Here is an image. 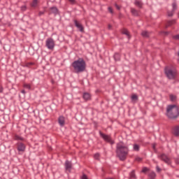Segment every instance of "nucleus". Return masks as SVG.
I'll return each instance as SVG.
<instances>
[{"mask_svg":"<svg viewBox=\"0 0 179 179\" xmlns=\"http://www.w3.org/2000/svg\"><path fill=\"white\" fill-rule=\"evenodd\" d=\"M128 153H129V148H128V146L125 145V144H124L122 142L117 143L116 155L117 157H119L120 160L122 162L126 160Z\"/></svg>","mask_w":179,"mask_h":179,"instance_id":"nucleus-1","label":"nucleus"},{"mask_svg":"<svg viewBox=\"0 0 179 179\" xmlns=\"http://www.w3.org/2000/svg\"><path fill=\"white\" fill-rule=\"evenodd\" d=\"M71 66L76 73H81V72H85L86 70V62L83 59L79 58L71 64Z\"/></svg>","mask_w":179,"mask_h":179,"instance_id":"nucleus-2","label":"nucleus"},{"mask_svg":"<svg viewBox=\"0 0 179 179\" xmlns=\"http://www.w3.org/2000/svg\"><path fill=\"white\" fill-rule=\"evenodd\" d=\"M179 115L178 107L176 105H169L166 108V116L171 120H175Z\"/></svg>","mask_w":179,"mask_h":179,"instance_id":"nucleus-3","label":"nucleus"},{"mask_svg":"<svg viewBox=\"0 0 179 179\" xmlns=\"http://www.w3.org/2000/svg\"><path fill=\"white\" fill-rule=\"evenodd\" d=\"M164 72L168 79L173 80L177 78V69L174 66H166L164 69Z\"/></svg>","mask_w":179,"mask_h":179,"instance_id":"nucleus-4","label":"nucleus"},{"mask_svg":"<svg viewBox=\"0 0 179 179\" xmlns=\"http://www.w3.org/2000/svg\"><path fill=\"white\" fill-rule=\"evenodd\" d=\"M46 47L48 50H54L55 47V41L52 38H49L46 40Z\"/></svg>","mask_w":179,"mask_h":179,"instance_id":"nucleus-5","label":"nucleus"},{"mask_svg":"<svg viewBox=\"0 0 179 179\" xmlns=\"http://www.w3.org/2000/svg\"><path fill=\"white\" fill-rule=\"evenodd\" d=\"M159 159L162 160V162H164L166 164H171V159L166 155V154H161L158 155Z\"/></svg>","mask_w":179,"mask_h":179,"instance_id":"nucleus-6","label":"nucleus"},{"mask_svg":"<svg viewBox=\"0 0 179 179\" xmlns=\"http://www.w3.org/2000/svg\"><path fill=\"white\" fill-rule=\"evenodd\" d=\"M100 135H101V138H103V139H104L106 141V142H108L109 143H110V145H113L114 141H113V140H111V137L110 136L104 134L101 132H100Z\"/></svg>","mask_w":179,"mask_h":179,"instance_id":"nucleus-7","label":"nucleus"},{"mask_svg":"<svg viewBox=\"0 0 179 179\" xmlns=\"http://www.w3.org/2000/svg\"><path fill=\"white\" fill-rule=\"evenodd\" d=\"M25 149H26V146L23 143H19L17 144V150L19 152H24Z\"/></svg>","mask_w":179,"mask_h":179,"instance_id":"nucleus-8","label":"nucleus"},{"mask_svg":"<svg viewBox=\"0 0 179 179\" xmlns=\"http://www.w3.org/2000/svg\"><path fill=\"white\" fill-rule=\"evenodd\" d=\"M74 23H75V26L79 29L80 31H83L84 28L83 26L82 25V24H80L79 22H78V20H74Z\"/></svg>","mask_w":179,"mask_h":179,"instance_id":"nucleus-9","label":"nucleus"},{"mask_svg":"<svg viewBox=\"0 0 179 179\" xmlns=\"http://www.w3.org/2000/svg\"><path fill=\"white\" fill-rule=\"evenodd\" d=\"M65 168H66V170H67V171H71V169H72V162L69 161H66Z\"/></svg>","mask_w":179,"mask_h":179,"instance_id":"nucleus-10","label":"nucleus"},{"mask_svg":"<svg viewBox=\"0 0 179 179\" xmlns=\"http://www.w3.org/2000/svg\"><path fill=\"white\" fill-rule=\"evenodd\" d=\"M173 134L175 136H179V126H175L173 127Z\"/></svg>","mask_w":179,"mask_h":179,"instance_id":"nucleus-11","label":"nucleus"},{"mask_svg":"<svg viewBox=\"0 0 179 179\" xmlns=\"http://www.w3.org/2000/svg\"><path fill=\"white\" fill-rule=\"evenodd\" d=\"M50 13H53L55 16H57L58 15V8L55 6L51 7L50 8Z\"/></svg>","mask_w":179,"mask_h":179,"instance_id":"nucleus-12","label":"nucleus"},{"mask_svg":"<svg viewBox=\"0 0 179 179\" xmlns=\"http://www.w3.org/2000/svg\"><path fill=\"white\" fill-rule=\"evenodd\" d=\"M141 36L143 37H144V38H149V37L150 36V32H149L148 31H143L141 32Z\"/></svg>","mask_w":179,"mask_h":179,"instance_id":"nucleus-13","label":"nucleus"},{"mask_svg":"<svg viewBox=\"0 0 179 179\" xmlns=\"http://www.w3.org/2000/svg\"><path fill=\"white\" fill-rule=\"evenodd\" d=\"M59 125H61V127H64V125L65 124V118L62 116H60L59 117Z\"/></svg>","mask_w":179,"mask_h":179,"instance_id":"nucleus-14","label":"nucleus"},{"mask_svg":"<svg viewBox=\"0 0 179 179\" xmlns=\"http://www.w3.org/2000/svg\"><path fill=\"white\" fill-rule=\"evenodd\" d=\"M83 97L84 100L87 101L88 100H90L91 96H90V94H89L87 92H85L83 95Z\"/></svg>","mask_w":179,"mask_h":179,"instance_id":"nucleus-15","label":"nucleus"},{"mask_svg":"<svg viewBox=\"0 0 179 179\" xmlns=\"http://www.w3.org/2000/svg\"><path fill=\"white\" fill-rule=\"evenodd\" d=\"M122 34H125L128 37V38H131V35H129V31H128V29H123L122 30Z\"/></svg>","mask_w":179,"mask_h":179,"instance_id":"nucleus-16","label":"nucleus"},{"mask_svg":"<svg viewBox=\"0 0 179 179\" xmlns=\"http://www.w3.org/2000/svg\"><path fill=\"white\" fill-rule=\"evenodd\" d=\"M138 95L134 94L132 96H131V101L133 103H136V101H138Z\"/></svg>","mask_w":179,"mask_h":179,"instance_id":"nucleus-17","label":"nucleus"},{"mask_svg":"<svg viewBox=\"0 0 179 179\" xmlns=\"http://www.w3.org/2000/svg\"><path fill=\"white\" fill-rule=\"evenodd\" d=\"M131 12L134 16H138L139 13H138V10H136L135 8H131Z\"/></svg>","mask_w":179,"mask_h":179,"instance_id":"nucleus-18","label":"nucleus"},{"mask_svg":"<svg viewBox=\"0 0 179 179\" xmlns=\"http://www.w3.org/2000/svg\"><path fill=\"white\" fill-rule=\"evenodd\" d=\"M130 179H136V175L135 174V170H133L130 173Z\"/></svg>","mask_w":179,"mask_h":179,"instance_id":"nucleus-19","label":"nucleus"},{"mask_svg":"<svg viewBox=\"0 0 179 179\" xmlns=\"http://www.w3.org/2000/svg\"><path fill=\"white\" fill-rule=\"evenodd\" d=\"M38 3V0H33L32 3H31V6L32 8H36Z\"/></svg>","mask_w":179,"mask_h":179,"instance_id":"nucleus-20","label":"nucleus"},{"mask_svg":"<svg viewBox=\"0 0 179 179\" xmlns=\"http://www.w3.org/2000/svg\"><path fill=\"white\" fill-rule=\"evenodd\" d=\"M135 5L138 6V8H142V2L138 0L135 1Z\"/></svg>","mask_w":179,"mask_h":179,"instance_id":"nucleus-21","label":"nucleus"},{"mask_svg":"<svg viewBox=\"0 0 179 179\" xmlns=\"http://www.w3.org/2000/svg\"><path fill=\"white\" fill-rule=\"evenodd\" d=\"M149 177H150V178H151V179H155V178H156V173H155V172H150V173H149Z\"/></svg>","mask_w":179,"mask_h":179,"instance_id":"nucleus-22","label":"nucleus"},{"mask_svg":"<svg viewBox=\"0 0 179 179\" xmlns=\"http://www.w3.org/2000/svg\"><path fill=\"white\" fill-rule=\"evenodd\" d=\"M169 97L171 101H176V100H177V96L176 95L171 94Z\"/></svg>","mask_w":179,"mask_h":179,"instance_id":"nucleus-23","label":"nucleus"},{"mask_svg":"<svg viewBox=\"0 0 179 179\" xmlns=\"http://www.w3.org/2000/svg\"><path fill=\"white\" fill-rule=\"evenodd\" d=\"M115 61H120V54L115 53L114 55Z\"/></svg>","mask_w":179,"mask_h":179,"instance_id":"nucleus-24","label":"nucleus"},{"mask_svg":"<svg viewBox=\"0 0 179 179\" xmlns=\"http://www.w3.org/2000/svg\"><path fill=\"white\" fill-rule=\"evenodd\" d=\"M134 150L136 152H139V145H138V144H135L134 145Z\"/></svg>","mask_w":179,"mask_h":179,"instance_id":"nucleus-25","label":"nucleus"},{"mask_svg":"<svg viewBox=\"0 0 179 179\" xmlns=\"http://www.w3.org/2000/svg\"><path fill=\"white\" fill-rule=\"evenodd\" d=\"M172 6H173V11L176 10L177 9V3L173 2L172 3Z\"/></svg>","mask_w":179,"mask_h":179,"instance_id":"nucleus-26","label":"nucleus"},{"mask_svg":"<svg viewBox=\"0 0 179 179\" xmlns=\"http://www.w3.org/2000/svg\"><path fill=\"white\" fill-rule=\"evenodd\" d=\"M175 22L176 21L174 20L169 21L166 27H169V26H171V24H174Z\"/></svg>","mask_w":179,"mask_h":179,"instance_id":"nucleus-27","label":"nucleus"},{"mask_svg":"<svg viewBox=\"0 0 179 179\" xmlns=\"http://www.w3.org/2000/svg\"><path fill=\"white\" fill-rule=\"evenodd\" d=\"M24 87H25V89H28L29 90L31 89V86H30V84H24Z\"/></svg>","mask_w":179,"mask_h":179,"instance_id":"nucleus-28","label":"nucleus"},{"mask_svg":"<svg viewBox=\"0 0 179 179\" xmlns=\"http://www.w3.org/2000/svg\"><path fill=\"white\" fill-rule=\"evenodd\" d=\"M94 157L96 160H99V157H100V154L96 153L94 155Z\"/></svg>","mask_w":179,"mask_h":179,"instance_id":"nucleus-29","label":"nucleus"},{"mask_svg":"<svg viewBox=\"0 0 179 179\" xmlns=\"http://www.w3.org/2000/svg\"><path fill=\"white\" fill-rule=\"evenodd\" d=\"M22 12H24V10H26V9H27V7L26 6H22L20 8Z\"/></svg>","mask_w":179,"mask_h":179,"instance_id":"nucleus-30","label":"nucleus"},{"mask_svg":"<svg viewBox=\"0 0 179 179\" xmlns=\"http://www.w3.org/2000/svg\"><path fill=\"white\" fill-rule=\"evenodd\" d=\"M108 12H110V13H111L113 15V13H114V10H113V8L111 7H108Z\"/></svg>","mask_w":179,"mask_h":179,"instance_id":"nucleus-31","label":"nucleus"},{"mask_svg":"<svg viewBox=\"0 0 179 179\" xmlns=\"http://www.w3.org/2000/svg\"><path fill=\"white\" fill-rule=\"evenodd\" d=\"M147 171H149V169L147 167H143L142 169V173H146Z\"/></svg>","mask_w":179,"mask_h":179,"instance_id":"nucleus-32","label":"nucleus"},{"mask_svg":"<svg viewBox=\"0 0 179 179\" xmlns=\"http://www.w3.org/2000/svg\"><path fill=\"white\" fill-rule=\"evenodd\" d=\"M156 169H157V173H160L162 171V169H160V167H159V166H156Z\"/></svg>","mask_w":179,"mask_h":179,"instance_id":"nucleus-33","label":"nucleus"},{"mask_svg":"<svg viewBox=\"0 0 179 179\" xmlns=\"http://www.w3.org/2000/svg\"><path fill=\"white\" fill-rule=\"evenodd\" d=\"M173 15V11H168V16L171 17Z\"/></svg>","mask_w":179,"mask_h":179,"instance_id":"nucleus-34","label":"nucleus"},{"mask_svg":"<svg viewBox=\"0 0 179 179\" xmlns=\"http://www.w3.org/2000/svg\"><path fill=\"white\" fill-rule=\"evenodd\" d=\"M173 38H174V40H179V34L173 36Z\"/></svg>","mask_w":179,"mask_h":179,"instance_id":"nucleus-35","label":"nucleus"},{"mask_svg":"<svg viewBox=\"0 0 179 179\" xmlns=\"http://www.w3.org/2000/svg\"><path fill=\"white\" fill-rule=\"evenodd\" d=\"M115 6L116 8V9H117V10H120L121 9V7H120V6H118V4L115 3Z\"/></svg>","mask_w":179,"mask_h":179,"instance_id":"nucleus-36","label":"nucleus"},{"mask_svg":"<svg viewBox=\"0 0 179 179\" xmlns=\"http://www.w3.org/2000/svg\"><path fill=\"white\" fill-rule=\"evenodd\" d=\"M44 13H45V11H40V12L38 13V16H43V15H44Z\"/></svg>","mask_w":179,"mask_h":179,"instance_id":"nucleus-37","label":"nucleus"},{"mask_svg":"<svg viewBox=\"0 0 179 179\" xmlns=\"http://www.w3.org/2000/svg\"><path fill=\"white\" fill-rule=\"evenodd\" d=\"M30 65H33V63H31V62L27 63V64H25V66L29 67V66H30Z\"/></svg>","mask_w":179,"mask_h":179,"instance_id":"nucleus-38","label":"nucleus"},{"mask_svg":"<svg viewBox=\"0 0 179 179\" xmlns=\"http://www.w3.org/2000/svg\"><path fill=\"white\" fill-rule=\"evenodd\" d=\"M136 162H142V158L137 157V158H136Z\"/></svg>","mask_w":179,"mask_h":179,"instance_id":"nucleus-39","label":"nucleus"},{"mask_svg":"<svg viewBox=\"0 0 179 179\" xmlns=\"http://www.w3.org/2000/svg\"><path fill=\"white\" fill-rule=\"evenodd\" d=\"M15 138L16 139H20V141H23V138H22L21 137H19V136H16Z\"/></svg>","mask_w":179,"mask_h":179,"instance_id":"nucleus-40","label":"nucleus"},{"mask_svg":"<svg viewBox=\"0 0 179 179\" xmlns=\"http://www.w3.org/2000/svg\"><path fill=\"white\" fill-rule=\"evenodd\" d=\"M3 88L2 87V86L0 85V93H3Z\"/></svg>","mask_w":179,"mask_h":179,"instance_id":"nucleus-41","label":"nucleus"},{"mask_svg":"<svg viewBox=\"0 0 179 179\" xmlns=\"http://www.w3.org/2000/svg\"><path fill=\"white\" fill-rule=\"evenodd\" d=\"M81 179H87V176L86 175H83Z\"/></svg>","mask_w":179,"mask_h":179,"instance_id":"nucleus-42","label":"nucleus"},{"mask_svg":"<svg viewBox=\"0 0 179 179\" xmlns=\"http://www.w3.org/2000/svg\"><path fill=\"white\" fill-rule=\"evenodd\" d=\"M111 28H112L111 24H108V30H111Z\"/></svg>","mask_w":179,"mask_h":179,"instance_id":"nucleus-43","label":"nucleus"},{"mask_svg":"<svg viewBox=\"0 0 179 179\" xmlns=\"http://www.w3.org/2000/svg\"><path fill=\"white\" fill-rule=\"evenodd\" d=\"M71 3H75V0H69Z\"/></svg>","mask_w":179,"mask_h":179,"instance_id":"nucleus-44","label":"nucleus"},{"mask_svg":"<svg viewBox=\"0 0 179 179\" xmlns=\"http://www.w3.org/2000/svg\"><path fill=\"white\" fill-rule=\"evenodd\" d=\"M21 93H22L23 94H26V91H24V90H22L21 91Z\"/></svg>","mask_w":179,"mask_h":179,"instance_id":"nucleus-45","label":"nucleus"},{"mask_svg":"<svg viewBox=\"0 0 179 179\" xmlns=\"http://www.w3.org/2000/svg\"><path fill=\"white\" fill-rule=\"evenodd\" d=\"M164 34H165L166 36H167V34H169V32H167V31L164 32Z\"/></svg>","mask_w":179,"mask_h":179,"instance_id":"nucleus-46","label":"nucleus"},{"mask_svg":"<svg viewBox=\"0 0 179 179\" xmlns=\"http://www.w3.org/2000/svg\"><path fill=\"white\" fill-rule=\"evenodd\" d=\"M176 163H177L178 164H179V158H178V159H176Z\"/></svg>","mask_w":179,"mask_h":179,"instance_id":"nucleus-47","label":"nucleus"},{"mask_svg":"<svg viewBox=\"0 0 179 179\" xmlns=\"http://www.w3.org/2000/svg\"><path fill=\"white\" fill-rule=\"evenodd\" d=\"M152 148H153V149H155L156 145H155V144H153V145H152Z\"/></svg>","mask_w":179,"mask_h":179,"instance_id":"nucleus-48","label":"nucleus"},{"mask_svg":"<svg viewBox=\"0 0 179 179\" xmlns=\"http://www.w3.org/2000/svg\"><path fill=\"white\" fill-rule=\"evenodd\" d=\"M106 179H113V178H106Z\"/></svg>","mask_w":179,"mask_h":179,"instance_id":"nucleus-49","label":"nucleus"}]
</instances>
